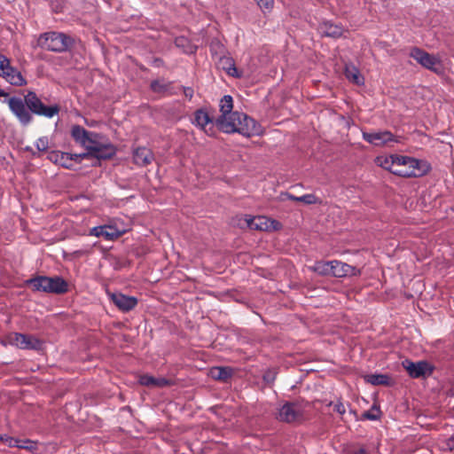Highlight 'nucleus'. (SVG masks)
<instances>
[{
	"label": "nucleus",
	"instance_id": "23",
	"mask_svg": "<svg viewBox=\"0 0 454 454\" xmlns=\"http://www.w3.org/2000/svg\"><path fill=\"white\" fill-rule=\"evenodd\" d=\"M400 156L401 155L394 154V155H390V156H387V157H378L376 161L380 167H381L395 175V169H398V165H399V164H397L396 158H400Z\"/></svg>",
	"mask_w": 454,
	"mask_h": 454
},
{
	"label": "nucleus",
	"instance_id": "2",
	"mask_svg": "<svg viewBox=\"0 0 454 454\" xmlns=\"http://www.w3.org/2000/svg\"><path fill=\"white\" fill-rule=\"evenodd\" d=\"M10 111L23 126H27L33 121L32 114L52 118L59 112L58 105L45 106L35 91L29 90L24 99L11 97L7 100Z\"/></svg>",
	"mask_w": 454,
	"mask_h": 454
},
{
	"label": "nucleus",
	"instance_id": "46",
	"mask_svg": "<svg viewBox=\"0 0 454 454\" xmlns=\"http://www.w3.org/2000/svg\"><path fill=\"white\" fill-rule=\"evenodd\" d=\"M4 434H0V442H3Z\"/></svg>",
	"mask_w": 454,
	"mask_h": 454
},
{
	"label": "nucleus",
	"instance_id": "5",
	"mask_svg": "<svg viewBox=\"0 0 454 454\" xmlns=\"http://www.w3.org/2000/svg\"><path fill=\"white\" fill-rule=\"evenodd\" d=\"M398 169H395V175L403 177L422 176L429 172L430 166L415 158L403 156L396 158Z\"/></svg>",
	"mask_w": 454,
	"mask_h": 454
},
{
	"label": "nucleus",
	"instance_id": "30",
	"mask_svg": "<svg viewBox=\"0 0 454 454\" xmlns=\"http://www.w3.org/2000/svg\"><path fill=\"white\" fill-rule=\"evenodd\" d=\"M362 417L368 420H377L380 417V410L377 405L373 404L369 411L363 413Z\"/></svg>",
	"mask_w": 454,
	"mask_h": 454
},
{
	"label": "nucleus",
	"instance_id": "11",
	"mask_svg": "<svg viewBox=\"0 0 454 454\" xmlns=\"http://www.w3.org/2000/svg\"><path fill=\"white\" fill-rule=\"evenodd\" d=\"M192 123L202 129L207 136L215 135V126L213 118L204 109H198L194 112Z\"/></svg>",
	"mask_w": 454,
	"mask_h": 454
},
{
	"label": "nucleus",
	"instance_id": "28",
	"mask_svg": "<svg viewBox=\"0 0 454 454\" xmlns=\"http://www.w3.org/2000/svg\"><path fill=\"white\" fill-rule=\"evenodd\" d=\"M345 75L348 81L356 85H361L364 83V78L361 76L358 69L354 66L346 67Z\"/></svg>",
	"mask_w": 454,
	"mask_h": 454
},
{
	"label": "nucleus",
	"instance_id": "29",
	"mask_svg": "<svg viewBox=\"0 0 454 454\" xmlns=\"http://www.w3.org/2000/svg\"><path fill=\"white\" fill-rule=\"evenodd\" d=\"M95 137H91L90 140L88 141L87 145L84 147L87 150V153H91V148H98L100 145H102L107 138H106L104 136L94 132Z\"/></svg>",
	"mask_w": 454,
	"mask_h": 454
},
{
	"label": "nucleus",
	"instance_id": "24",
	"mask_svg": "<svg viewBox=\"0 0 454 454\" xmlns=\"http://www.w3.org/2000/svg\"><path fill=\"white\" fill-rule=\"evenodd\" d=\"M232 374L233 371L230 367H213L209 372L212 379L221 381H227Z\"/></svg>",
	"mask_w": 454,
	"mask_h": 454
},
{
	"label": "nucleus",
	"instance_id": "8",
	"mask_svg": "<svg viewBox=\"0 0 454 454\" xmlns=\"http://www.w3.org/2000/svg\"><path fill=\"white\" fill-rule=\"evenodd\" d=\"M246 222L249 229L256 231H271L280 230L282 227L278 221L264 215L247 217Z\"/></svg>",
	"mask_w": 454,
	"mask_h": 454
},
{
	"label": "nucleus",
	"instance_id": "31",
	"mask_svg": "<svg viewBox=\"0 0 454 454\" xmlns=\"http://www.w3.org/2000/svg\"><path fill=\"white\" fill-rule=\"evenodd\" d=\"M16 448L35 452L37 450V442L29 439L21 440V442L18 443Z\"/></svg>",
	"mask_w": 454,
	"mask_h": 454
},
{
	"label": "nucleus",
	"instance_id": "17",
	"mask_svg": "<svg viewBox=\"0 0 454 454\" xmlns=\"http://www.w3.org/2000/svg\"><path fill=\"white\" fill-rule=\"evenodd\" d=\"M318 32L323 36L339 38L344 33V28L341 25L333 23L331 21H323L318 26Z\"/></svg>",
	"mask_w": 454,
	"mask_h": 454
},
{
	"label": "nucleus",
	"instance_id": "35",
	"mask_svg": "<svg viewBox=\"0 0 454 454\" xmlns=\"http://www.w3.org/2000/svg\"><path fill=\"white\" fill-rule=\"evenodd\" d=\"M49 138L48 137H41L35 142V146L40 152H46L49 148Z\"/></svg>",
	"mask_w": 454,
	"mask_h": 454
},
{
	"label": "nucleus",
	"instance_id": "34",
	"mask_svg": "<svg viewBox=\"0 0 454 454\" xmlns=\"http://www.w3.org/2000/svg\"><path fill=\"white\" fill-rule=\"evenodd\" d=\"M11 67L10 59L3 54H0V76L4 77L6 71Z\"/></svg>",
	"mask_w": 454,
	"mask_h": 454
},
{
	"label": "nucleus",
	"instance_id": "15",
	"mask_svg": "<svg viewBox=\"0 0 454 454\" xmlns=\"http://www.w3.org/2000/svg\"><path fill=\"white\" fill-rule=\"evenodd\" d=\"M363 138L376 146H381L389 142L395 141L394 135L390 131L363 132Z\"/></svg>",
	"mask_w": 454,
	"mask_h": 454
},
{
	"label": "nucleus",
	"instance_id": "37",
	"mask_svg": "<svg viewBox=\"0 0 454 454\" xmlns=\"http://www.w3.org/2000/svg\"><path fill=\"white\" fill-rule=\"evenodd\" d=\"M263 12H270L274 5V0H254Z\"/></svg>",
	"mask_w": 454,
	"mask_h": 454
},
{
	"label": "nucleus",
	"instance_id": "42",
	"mask_svg": "<svg viewBox=\"0 0 454 454\" xmlns=\"http://www.w3.org/2000/svg\"><path fill=\"white\" fill-rule=\"evenodd\" d=\"M286 196L287 199H289L290 200H293V201H299L300 202V197H297L295 195H293L291 193H286Z\"/></svg>",
	"mask_w": 454,
	"mask_h": 454
},
{
	"label": "nucleus",
	"instance_id": "9",
	"mask_svg": "<svg viewBox=\"0 0 454 454\" xmlns=\"http://www.w3.org/2000/svg\"><path fill=\"white\" fill-rule=\"evenodd\" d=\"M403 364L409 375L413 379L430 376L434 369L431 364L425 360L416 363L405 360Z\"/></svg>",
	"mask_w": 454,
	"mask_h": 454
},
{
	"label": "nucleus",
	"instance_id": "45",
	"mask_svg": "<svg viewBox=\"0 0 454 454\" xmlns=\"http://www.w3.org/2000/svg\"><path fill=\"white\" fill-rule=\"evenodd\" d=\"M9 94L7 92H5L4 90H1L0 89V97H8Z\"/></svg>",
	"mask_w": 454,
	"mask_h": 454
},
{
	"label": "nucleus",
	"instance_id": "39",
	"mask_svg": "<svg viewBox=\"0 0 454 454\" xmlns=\"http://www.w3.org/2000/svg\"><path fill=\"white\" fill-rule=\"evenodd\" d=\"M183 91H184V97L188 100H192L193 94H194L193 89L192 87H183Z\"/></svg>",
	"mask_w": 454,
	"mask_h": 454
},
{
	"label": "nucleus",
	"instance_id": "4",
	"mask_svg": "<svg viewBox=\"0 0 454 454\" xmlns=\"http://www.w3.org/2000/svg\"><path fill=\"white\" fill-rule=\"evenodd\" d=\"M74 40L69 35L60 32H46L37 39V46L51 51L63 52L70 49Z\"/></svg>",
	"mask_w": 454,
	"mask_h": 454
},
{
	"label": "nucleus",
	"instance_id": "19",
	"mask_svg": "<svg viewBox=\"0 0 454 454\" xmlns=\"http://www.w3.org/2000/svg\"><path fill=\"white\" fill-rule=\"evenodd\" d=\"M153 160V154L149 148L138 147L133 152V161L137 166H146Z\"/></svg>",
	"mask_w": 454,
	"mask_h": 454
},
{
	"label": "nucleus",
	"instance_id": "36",
	"mask_svg": "<svg viewBox=\"0 0 454 454\" xmlns=\"http://www.w3.org/2000/svg\"><path fill=\"white\" fill-rule=\"evenodd\" d=\"M300 202H302L307 205H311L320 203V200L314 194L309 193L300 196Z\"/></svg>",
	"mask_w": 454,
	"mask_h": 454
},
{
	"label": "nucleus",
	"instance_id": "25",
	"mask_svg": "<svg viewBox=\"0 0 454 454\" xmlns=\"http://www.w3.org/2000/svg\"><path fill=\"white\" fill-rule=\"evenodd\" d=\"M365 382L373 386H389L390 378L387 374H367L364 377Z\"/></svg>",
	"mask_w": 454,
	"mask_h": 454
},
{
	"label": "nucleus",
	"instance_id": "21",
	"mask_svg": "<svg viewBox=\"0 0 454 454\" xmlns=\"http://www.w3.org/2000/svg\"><path fill=\"white\" fill-rule=\"evenodd\" d=\"M138 382L140 385L145 387H164L172 385V381L166 378H155L148 374L141 375L138 379Z\"/></svg>",
	"mask_w": 454,
	"mask_h": 454
},
{
	"label": "nucleus",
	"instance_id": "43",
	"mask_svg": "<svg viewBox=\"0 0 454 454\" xmlns=\"http://www.w3.org/2000/svg\"><path fill=\"white\" fill-rule=\"evenodd\" d=\"M228 73H229V74H231L232 76H236V77L239 76L235 67L230 68Z\"/></svg>",
	"mask_w": 454,
	"mask_h": 454
},
{
	"label": "nucleus",
	"instance_id": "20",
	"mask_svg": "<svg viewBox=\"0 0 454 454\" xmlns=\"http://www.w3.org/2000/svg\"><path fill=\"white\" fill-rule=\"evenodd\" d=\"M49 160L56 164L60 165L65 168H73V155L68 153L62 152H51L49 156Z\"/></svg>",
	"mask_w": 454,
	"mask_h": 454
},
{
	"label": "nucleus",
	"instance_id": "38",
	"mask_svg": "<svg viewBox=\"0 0 454 454\" xmlns=\"http://www.w3.org/2000/svg\"><path fill=\"white\" fill-rule=\"evenodd\" d=\"M2 442H4L10 448H14L18 446V443L21 442V440L9 436L7 434H4Z\"/></svg>",
	"mask_w": 454,
	"mask_h": 454
},
{
	"label": "nucleus",
	"instance_id": "27",
	"mask_svg": "<svg viewBox=\"0 0 454 454\" xmlns=\"http://www.w3.org/2000/svg\"><path fill=\"white\" fill-rule=\"evenodd\" d=\"M175 44L176 47L182 48L184 52L186 54H192L197 51V46L191 43V42L184 36L176 37L175 40Z\"/></svg>",
	"mask_w": 454,
	"mask_h": 454
},
{
	"label": "nucleus",
	"instance_id": "16",
	"mask_svg": "<svg viewBox=\"0 0 454 454\" xmlns=\"http://www.w3.org/2000/svg\"><path fill=\"white\" fill-rule=\"evenodd\" d=\"M115 153V146L109 140H106L98 148H91V153H89V156L98 160H108L113 158Z\"/></svg>",
	"mask_w": 454,
	"mask_h": 454
},
{
	"label": "nucleus",
	"instance_id": "32",
	"mask_svg": "<svg viewBox=\"0 0 454 454\" xmlns=\"http://www.w3.org/2000/svg\"><path fill=\"white\" fill-rule=\"evenodd\" d=\"M347 454H368V450L360 444H351L347 449Z\"/></svg>",
	"mask_w": 454,
	"mask_h": 454
},
{
	"label": "nucleus",
	"instance_id": "44",
	"mask_svg": "<svg viewBox=\"0 0 454 454\" xmlns=\"http://www.w3.org/2000/svg\"><path fill=\"white\" fill-rule=\"evenodd\" d=\"M448 446L451 450H454V435L449 439Z\"/></svg>",
	"mask_w": 454,
	"mask_h": 454
},
{
	"label": "nucleus",
	"instance_id": "7",
	"mask_svg": "<svg viewBox=\"0 0 454 454\" xmlns=\"http://www.w3.org/2000/svg\"><path fill=\"white\" fill-rule=\"evenodd\" d=\"M277 419L286 423L301 422L303 419V408L298 403H286L279 409Z\"/></svg>",
	"mask_w": 454,
	"mask_h": 454
},
{
	"label": "nucleus",
	"instance_id": "22",
	"mask_svg": "<svg viewBox=\"0 0 454 454\" xmlns=\"http://www.w3.org/2000/svg\"><path fill=\"white\" fill-rule=\"evenodd\" d=\"M3 78L14 86H24L27 84V80L23 77L21 73L12 66L9 67L8 71H6Z\"/></svg>",
	"mask_w": 454,
	"mask_h": 454
},
{
	"label": "nucleus",
	"instance_id": "18",
	"mask_svg": "<svg viewBox=\"0 0 454 454\" xmlns=\"http://www.w3.org/2000/svg\"><path fill=\"white\" fill-rule=\"evenodd\" d=\"M71 137L75 141V143L79 144L82 147H85L90 138L95 136L94 132L88 131L80 125H74L71 129Z\"/></svg>",
	"mask_w": 454,
	"mask_h": 454
},
{
	"label": "nucleus",
	"instance_id": "12",
	"mask_svg": "<svg viewBox=\"0 0 454 454\" xmlns=\"http://www.w3.org/2000/svg\"><path fill=\"white\" fill-rule=\"evenodd\" d=\"M333 268L331 270V276L334 278H345L358 276L361 274V270L354 266L345 263L340 261L333 260Z\"/></svg>",
	"mask_w": 454,
	"mask_h": 454
},
{
	"label": "nucleus",
	"instance_id": "33",
	"mask_svg": "<svg viewBox=\"0 0 454 454\" xmlns=\"http://www.w3.org/2000/svg\"><path fill=\"white\" fill-rule=\"evenodd\" d=\"M168 85L161 81L155 80L151 82V89L157 93L164 92L168 90Z\"/></svg>",
	"mask_w": 454,
	"mask_h": 454
},
{
	"label": "nucleus",
	"instance_id": "10",
	"mask_svg": "<svg viewBox=\"0 0 454 454\" xmlns=\"http://www.w3.org/2000/svg\"><path fill=\"white\" fill-rule=\"evenodd\" d=\"M10 341L12 345L22 349L40 350L43 347V342L39 339L23 333H13L10 338Z\"/></svg>",
	"mask_w": 454,
	"mask_h": 454
},
{
	"label": "nucleus",
	"instance_id": "41",
	"mask_svg": "<svg viewBox=\"0 0 454 454\" xmlns=\"http://www.w3.org/2000/svg\"><path fill=\"white\" fill-rule=\"evenodd\" d=\"M335 410L340 413V414H344L346 410H345V407L342 403H340V404H337L335 406Z\"/></svg>",
	"mask_w": 454,
	"mask_h": 454
},
{
	"label": "nucleus",
	"instance_id": "1",
	"mask_svg": "<svg viewBox=\"0 0 454 454\" xmlns=\"http://www.w3.org/2000/svg\"><path fill=\"white\" fill-rule=\"evenodd\" d=\"M221 115L215 120L218 129L224 133H239L251 137L261 136L262 128L254 119L243 113L232 112L233 99L230 95L223 96L219 104Z\"/></svg>",
	"mask_w": 454,
	"mask_h": 454
},
{
	"label": "nucleus",
	"instance_id": "26",
	"mask_svg": "<svg viewBox=\"0 0 454 454\" xmlns=\"http://www.w3.org/2000/svg\"><path fill=\"white\" fill-rule=\"evenodd\" d=\"M332 264V261H317L309 269L321 276H331Z\"/></svg>",
	"mask_w": 454,
	"mask_h": 454
},
{
	"label": "nucleus",
	"instance_id": "40",
	"mask_svg": "<svg viewBox=\"0 0 454 454\" xmlns=\"http://www.w3.org/2000/svg\"><path fill=\"white\" fill-rule=\"evenodd\" d=\"M73 155V162L75 161V162H81L82 160L83 159H88L90 156H89V153H80V154H72Z\"/></svg>",
	"mask_w": 454,
	"mask_h": 454
},
{
	"label": "nucleus",
	"instance_id": "6",
	"mask_svg": "<svg viewBox=\"0 0 454 454\" xmlns=\"http://www.w3.org/2000/svg\"><path fill=\"white\" fill-rule=\"evenodd\" d=\"M410 56L423 67L431 70L435 74H440L442 72L441 61L434 55L429 54L419 48L414 47L411 49Z\"/></svg>",
	"mask_w": 454,
	"mask_h": 454
},
{
	"label": "nucleus",
	"instance_id": "14",
	"mask_svg": "<svg viewBox=\"0 0 454 454\" xmlns=\"http://www.w3.org/2000/svg\"><path fill=\"white\" fill-rule=\"evenodd\" d=\"M123 234L113 225L96 226L90 230V235L95 237H102L106 240H115Z\"/></svg>",
	"mask_w": 454,
	"mask_h": 454
},
{
	"label": "nucleus",
	"instance_id": "13",
	"mask_svg": "<svg viewBox=\"0 0 454 454\" xmlns=\"http://www.w3.org/2000/svg\"><path fill=\"white\" fill-rule=\"evenodd\" d=\"M113 303L122 312H129L137 305V299L134 296L125 295L121 293L110 295Z\"/></svg>",
	"mask_w": 454,
	"mask_h": 454
},
{
	"label": "nucleus",
	"instance_id": "3",
	"mask_svg": "<svg viewBox=\"0 0 454 454\" xmlns=\"http://www.w3.org/2000/svg\"><path fill=\"white\" fill-rule=\"evenodd\" d=\"M26 285L34 292L65 294L67 283L60 277L37 276L26 281Z\"/></svg>",
	"mask_w": 454,
	"mask_h": 454
}]
</instances>
